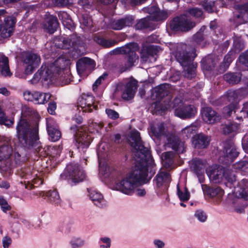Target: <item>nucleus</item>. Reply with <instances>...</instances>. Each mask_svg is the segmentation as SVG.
Here are the masks:
<instances>
[{
    "instance_id": "obj_27",
    "label": "nucleus",
    "mask_w": 248,
    "mask_h": 248,
    "mask_svg": "<svg viewBox=\"0 0 248 248\" xmlns=\"http://www.w3.org/2000/svg\"><path fill=\"white\" fill-rule=\"evenodd\" d=\"M151 130L152 134V137L153 138L154 137V139L160 140L162 138L166 137L167 130L162 123L151 125Z\"/></svg>"
},
{
    "instance_id": "obj_34",
    "label": "nucleus",
    "mask_w": 248,
    "mask_h": 248,
    "mask_svg": "<svg viewBox=\"0 0 248 248\" xmlns=\"http://www.w3.org/2000/svg\"><path fill=\"white\" fill-rule=\"evenodd\" d=\"M174 154L172 151L166 152L162 154V163L163 166L168 169L170 168L174 163Z\"/></svg>"
},
{
    "instance_id": "obj_41",
    "label": "nucleus",
    "mask_w": 248,
    "mask_h": 248,
    "mask_svg": "<svg viewBox=\"0 0 248 248\" xmlns=\"http://www.w3.org/2000/svg\"><path fill=\"white\" fill-rule=\"evenodd\" d=\"M168 17V13L164 10L161 11L159 8L155 12V15L152 16H149L150 20L155 21H164Z\"/></svg>"
},
{
    "instance_id": "obj_24",
    "label": "nucleus",
    "mask_w": 248,
    "mask_h": 248,
    "mask_svg": "<svg viewBox=\"0 0 248 248\" xmlns=\"http://www.w3.org/2000/svg\"><path fill=\"white\" fill-rule=\"evenodd\" d=\"M235 9L238 11V14H235L233 16L234 20L239 24L244 23L246 21L245 16L248 15V2L238 4L235 6Z\"/></svg>"
},
{
    "instance_id": "obj_58",
    "label": "nucleus",
    "mask_w": 248,
    "mask_h": 248,
    "mask_svg": "<svg viewBox=\"0 0 248 248\" xmlns=\"http://www.w3.org/2000/svg\"><path fill=\"white\" fill-rule=\"evenodd\" d=\"M214 2L213 1H203L202 6L204 9L209 13H212L214 11L213 8L214 7Z\"/></svg>"
},
{
    "instance_id": "obj_43",
    "label": "nucleus",
    "mask_w": 248,
    "mask_h": 248,
    "mask_svg": "<svg viewBox=\"0 0 248 248\" xmlns=\"http://www.w3.org/2000/svg\"><path fill=\"white\" fill-rule=\"evenodd\" d=\"M149 16L140 19L135 25L136 30H142L150 27Z\"/></svg>"
},
{
    "instance_id": "obj_50",
    "label": "nucleus",
    "mask_w": 248,
    "mask_h": 248,
    "mask_svg": "<svg viewBox=\"0 0 248 248\" xmlns=\"http://www.w3.org/2000/svg\"><path fill=\"white\" fill-rule=\"evenodd\" d=\"M194 217L201 222H204L207 218V215L205 212L202 209H199L195 211Z\"/></svg>"
},
{
    "instance_id": "obj_26",
    "label": "nucleus",
    "mask_w": 248,
    "mask_h": 248,
    "mask_svg": "<svg viewBox=\"0 0 248 248\" xmlns=\"http://www.w3.org/2000/svg\"><path fill=\"white\" fill-rule=\"evenodd\" d=\"M167 139L169 147L171 148L176 153L179 154L184 153L185 151L184 142L174 136H169Z\"/></svg>"
},
{
    "instance_id": "obj_3",
    "label": "nucleus",
    "mask_w": 248,
    "mask_h": 248,
    "mask_svg": "<svg viewBox=\"0 0 248 248\" xmlns=\"http://www.w3.org/2000/svg\"><path fill=\"white\" fill-rule=\"evenodd\" d=\"M64 69L65 64L63 59L59 58L49 65L43 64L37 72L33 75L31 82L32 84H35L41 79L43 81H46L51 78L54 74L65 78L66 74H64Z\"/></svg>"
},
{
    "instance_id": "obj_31",
    "label": "nucleus",
    "mask_w": 248,
    "mask_h": 248,
    "mask_svg": "<svg viewBox=\"0 0 248 248\" xmlns=\"http://www.w3.org/2000/svg\"><path fill=\"white\" fill-rule=\"evenodd\" d=\"M33 98L32 102L36 104H44L46 103L51 97L49 93H43L40 92H33Z\"/></svg>"
},
{
    "instance_id": "obj_39",
    "label": "nucleus",
    "mask_w": 248,
    "mask_h": 248,
    "mask_svg": "<svg viewBox=\"0 0 248 248\" xmlns=\"http://www.w3.org/2000/svg\"><path fill=\"white\" fill-rule=\"evenodd\" d=\"M94 41L97 44L105 47H111L117 43V42L114 40L106 39L98 36H94Z\"/></svg>"
},
{
    "instance_id": "obj_45",
    "label": "nucleus",
    "mask_w": 248,
    "mask_h": 248,
    "mask_svg": "<svg viewBox=\"0 0 248 248\" xmlns=\"http://www.w3.org/2000/svg\"><path fill=\"white\" fill-rule=\"evenodd\" d=\"M242 198L244 199L243 201L242 199H238L237 202L242 204V206L239 207H236L235 208V211L238 213H243L245 212V208L247 206L246 202L248 201V195L246 193H242Z\"/></svg>"
},
{
    "instance_id": "obj_55",
    "label": "nucleus",
    "mask_w": 248,
    "mask_h": 248,
    "mask_svg": "<svg viewBox=\"0 0 248 248\" xmlns=\"http://www.w3.org/2000/svg\"><path fill=\"white\" fill-rule=\"evenodd\" d=\"M235 105L233 104H230L225 107L223 109V114L226 117L231 116L232 112H235Z\"/></svg>"
},
{
    "instance_id": "obj_4",
    "label": "nucleus",
    "mask_w": 248,
    "mask_h": 248,
    "mask_svg": "<svg viewBox=\"0 0 248 248\" xmlns=\"http://www.w3.org/2000/svg\"><path fill=\"white\" fill-rule=\"evenodd\" d=\"M112 52L114 54H124L126 55L125 59L126 60V62L122 63L120 67L121 73L126 71L132 67L139 58L134 50V45L132 43L127 44L122 47H117L113 49Z\"/></svg>"
},
{
    "instance_id": "obj_61",
    "label": "nucleus",
    "mask_w": 248,
    "mask_h": 248,
    "mask_svg": "<svg viewBox=\"0 0 248 248\" xmlns=\"http://www.w3.org/2000/svg\"><path fill=\"white\" fill-rule=\"evenodd\" d=\"M233 166L234 169L244 170L248 168V162L245 160L238 161Z\"/></svg>"
},
{
    "instance_id": "obj_52",
    "label": "nucleus",
    "mask_w": 248,
    "mask_h": 248,
    "mask_svg": "<svg viewBox=\"0 0 248 248\" xmlns=\"http://www.w3.org/2000/svg\"><path fill=\"white\" fill-rule=\"evenodd\" d=\"M14 124L13 120H8L4 112L0 108V124L10 126Z\"/></svg>"
},
{
    "instance_id": "obj_25",
    "label": "nucleus",
    "mask_w": 248,
    "mask_h": 248,
    "mask_svg": "<svg viewBox=\"0 0 248 248\" xmlns=\"http://www.w3.org/2000/svg\"><path fill=\"white\" fill-rule=\"evenodd\" d=\"M169 93L168 85L166 84H160L151 90V97L153 99L160 100Z\"/></svg>"
},
{
    "instance_id": "obj_57",
    "label": "nucleus",
    "mask_w": 248,
    "mask_h": 248,
    "mask_svg": "<svg viewBox=\"0 0 248 248\" xmlns=\"http://www.w3.org/2000/svg\"><path fill=\"white\" fill-rule=\"evenodd\" d=\"M239 61L248 68V50L245 51L239 56Z\"/></svg>"
},
{
    "instance_id": "obj_15",
    "label": "nucleus",
    "mask_w": 248,
    "mask_h": 248,
    "mask_svg": "<svg viewBox=\"0 0 248 248\" xmlns=\"http://www.w3.org/2000/svg\"><path fill=\"white\" fill-rule=\"evenodd\" d=\"M201 113L203 121L207 124H214L220 119L218 113L210 107L202 108Z\"/></svg>"
},
{
    "instance_id": "obj_1",
    "label": "nucleus",
    "mask_w": 248,
    "mask_h": 248,
    "mask_svg": "<svg viewBox=\"0 0 248 248\" xmlns=\"http://www.w3.org/2000/svg\"><path fill=\"white\" fill-rule=\"evenodd\" d=\"M128 141L134 153L135 165L130 175L120 182L116 183L114 189L131 195L138 186L148 183L155 173L153 160L149 148L144 144L140 133L132 131Z\"/></svg>"
},
{
    "instance_id": "obj_17",
    "label": "nucleus",
    "mask_w": 248,
    "mask_h": 248,
    "mask_svg": "<svg viewBox=\"0 0 248 248\" xmlns=\"http://www.w3.org/2000/svg\"><path fill=\"white\" fill-rule=\"evenodd\" d=\"M46 129L49 140L55 142L58 141L61 137V133L55 121L52 119L46 120Z\"/></svg>"
},
{
    "instance_id": "obj_37",
    "label": "nucleus",
    "mask_w": 248,
    "mask_h": 248,
    "mask_svg": "<svg viewBox=\"0 0 248 248\" xmlns=\"http://www.w3.org/2000/svg\"><path fill=\"white\" fill-rule=\"evenodd\" d=\"M217 63L215 59L211 57L205 58L202 62V68L207 71L213 70Z\"/></svg>"
},
{
    "instance_id": "obj_8",
    "label": "nucleus",
    "mask_w": 248,
    "mask_h": 248,
    "mask_svg": "<svg viewBox=\"0 0 248 248\" xmlns=\"http://www.w3.org/2000/svg\"><path fill=\"white\" fill-rule=\"evenodd\" d=\"M70 130L74 137L73 145L80 152H84L89 147L91 142V137L85 133L78 132V126L74 125L70 127Z\"/></svg>"
},
{
    "instance_id": "obj_9",
    "label": "nucleus",
    "mask_w": 248,
    "mask_h": 248,
    "mask_svg": "<svg viewBox=\"0 0 248 248\" xmlns=\"http://www.w3.org/2000/svg\"><path fill=\"white\" fill-rule=\"evenodd\" d=\"M195 25V22L185 15L173 18L170 23V29L174 31H187Z\"/></svg>"
},
{
    "instance_id": "obj_6",
    "label": "nucleus",
    "mask_w": 248,
    "mask_h": 248,
    "mask_svg": "<svg viewBox=\"0 0 248 248\" xmlns=\"http://www.w3.org/2000/svg\"><path fill=\"white\" fill-rule=\"evenodd\" d=\"M69 178L74 183L82 182L86 178V173L82 168L77 163H70L66 166V170L60 175V179L62 180L67 178Z\"/></svg>"
},
{
    "instance_id": "obj_51",
    "label": "nucleus",
    "mask_w": 248,
    "mask_h": 248,
    "mask_svg": "<svg viewBox=\"0 0 248 248\" xmlns=\"http://www.w3.org/2000/svg\"><path fill=\"white\" fill-rule=\"evenodd\" d=\"M145 49L148 53H149L153 60L155 61L156 60V56L159 51L158 47L157 46L152 45L147 47Z\"/></svg>"
},
{
    "instance_id": "obj_49",
    "label": "nucleus",
    "mask_w": 248,
    "mask_h": 248,
    "mask_svg": "<svg viewBox=\"0 0 248 248\" xmlns=\"http://www.w3.org/2000/svg\"><path fill=\"white\" fill-rule=\"evenodd\" d=\"M186 12L196 18L201 17L203 15L202 10L197 7L189 8L187 10Z\"/></svg>"
},
{
    "instance_id": "obj_56",
    "label": "nucleus",
    "mask_w": 248,
    "mask_h": 248,
    "mask_svg": "<svg viewBox=\"0 0 248 248\" xmlns=\"http://www.w3.org/2000/svg\"><path fill=\"white\" fill-rule=\"evenodd\" d=\"M158 8H159L156 5H152L144 7L142 9V11L144 13L149 14L150 16H152L155 15L157 10H158Z\"/></svg>"
},
{
    "instance_id": "obj_42",
    "label": "nucleus",
    "mask_w": 248,
    "mask_h": 248,
    "mask_svg": "<svg viewBox=\"0 0 248 248\" xmlns=\"http://www.w3.org/2000/svg\"><path fill=\"white\" fill-rule=\"evenodd\" d=\"M197 63H194L192 62L190 64L184 67L186 68L185 76L189 79H192L196 76V69L197 67Z\"/></svg>"
},
{
    "instance_id": "obj_2",
    "label": "nucleus",
    "mask_w": 248,
    "mask_h": 248,
    "mask_svg": "<svg viewBox=\"0 0 248 248\" xmlns=\"http://www.w3.org/2000/svg\"><path fill=\"white\" fill-rule=\"evenodd\" d=\"M16 129L19 141L24 148L31 149L39 143L38 124L31 127L28 120L22 118L18 122Z\"/></svg>"
},
{
    "instance_id": "obj_23",
    "label": "nucleus",
    "mask_w": 248,
    "mask_h": 248,
    "mask_svg": "<svg viewBox=\"0 0 248 248\" xmlns=\"http://www.w3.org/2000/svg\"><path fill=\"white\" fill-rule=\"evenodd\" d=\"M76 35L72 34L69 37L61 36L56 40V46L61 49H67L70 48L76 43L75 40Z\"/></svg>"
},
{
    "instance_id": "obj_18",
    "label": "nucleus",
    "mask_w": 248,
    "mask_h": 248,
    "mask_svg": "<svg viewBox=\"0 0 248 248\" xmlns=\"http://www.w3.org/2000/svg\"><path fill=\"white\" fill-rule=\"evenodd\" d=\"M138 82L135 79H131L124 86V89L122 94V98L129 101L134 98L138 88Z\"/></svg>"
},
{
    "instance_id": "obj_38",
    "label": "nucleus",
    "mask_w": 248,
    "mask_h": 248,
    "mask_svg": "<svg viewBox=\"0 0 248 248\" xmlns=\"http://www.w3.org/2000/svg\"><path fill=\"white\" fill-rule=\"evenodd\" d=\"M62 147L61 145L59 146H50L47 148V155L52 159L56 160L57 158L60 156L62 152Z\"/></svg>"
},
{
    "instance_id": "obj_12",
    "label": "nucleus",
    "mask_w": 248,
    "mask_h": 248,
    "mask_svg": "<svg viewBox=\"0 0 248 248\" xmlns=\"http://www.w3.org/2000/svg\"><path fill=\"white\" fill-rule=\"evenodd\" d=\"M13 151L11 138L0 136V162L8 159Z\"/></svg>"
},
{
    "instance_id": "obj_29",
    "label": "nucleus",
    "mask_w": 248,
    "mask_h": 248,
    "mask_svg": "<svg viewBox=\"0 0 248 248\" xmlns=\"http://www.w3.org/2000/svg\"><path fill=\"white\" fill-rule=\"evenodd\" d=\"M59 26V22L56 16H49L46 19V23L43 24V27L49 33H53Z\"/></svg>"
},
{
    "instance_id": "obj_19",
    "label": "nucleus",
    "mask_w": 248,
    "mask_h": 248,
    "mask_svg": "<svg viewBox=\"0 0 248 248\" xmlns=\"http://www.w3.org/2000/svg\"><path fill=\"white\" fill-rule=\"evenodd\" d=\"M223 152V157L226 160V164L233 162L239 155V152L237 151L234 144L230 142L225 143Z\"/></svg>"
},
{
    "instance_id": "obj_40",
    "label": "nucleus",
    "mask_w": 248,
    "mask_h": 248,
    "mask_svg": "<svg viewBox=\"0 0 248 248\" xmlns=\"http://www.w3.org/2000/svg\"><path fill=\"white\" fill-rule=\"evenodd\" d=\"M206 188V192L210 197H215L217 196L219 198L222 197L224 194L223 190L220 187H208L207 186H204Z\"/></svg>"
},
{
    "instance_id": "obj_32",
    "label": "nucleus",
    "mask_w": 248,
    "mask_h": 248,
    "mask_svg": "<svg viewBox=\"0 0 248 248\" xmlns=\"http://www.w3.org/2000/svg\"><path fill=\"white\" fill-rule=\"evenodd\" d=\"M242 78L241 72L227 73L225 74L223 78L224 80L230 84L234 85L239 83Z\"/></svg>"
},
{
    "instance_id": "obj_11",
    "label": "nucleus",
    "mask_w": 248,
    "mask_h": 248,
    "mask_svg": "<svg viewBox=\"0 0 248 248\" xmlns=\"http://www.w3.org/2000/svg\"><path fill=\"white\" fill-rule=\"evenodd\" d=\"M23 62L26 64L25 69L26 74H31L38 67L40 63V57L35 53L31 52L26 53L23 57Z\"/></svg>"
},
{
    "instance_id": "obj_35",
    "label": "nucleus",
    "mask_w": 248,
    "mask_h": 248,
    "mask_svg": "<svg viewBox=\"0 0 248 248\" xmlns=\"http://www.w3.org/2000/svg\"><path fill=\"white\" fill-rule=\"evenodd\" d=\"M234 59V52L232 51H229L224 56L223 61L220 65V70L223 72L227 70Z\"/></svg>"
},
{
    "instance_id": "obj_14",
    "label": "nucleus",
    "mask_w": 248,
    "mask_h": 248,
    "mask_svg": "<svg viewBox=\"0 0 248 248\" xmlns=\"http://www.w3.org/2000/svg\"><path fill=\"white\" fill-rule=\"evenodd\" d=\"M16 19L15 17L8 16L4 18L3 24H0V36L2 38L10 37L14 31Z\"/></svg>"
},
{
    "instance_id": "obj_7",
    "label": "nucleus",
    "mask_w": 248,
    "mask_h": 248,
    "mask_svg": "<svg viewBox=\"0 0 248 248\" xmlns=\"http://www.w3.org/2000/svg\"><path fill=\"white\" fill-rule=\"evenodd\" d=\"M196 49L186 45L177 47L175 54V58L182 67H185L193 62L196 57Z\"/></svg>"
},
{
    "instance_id": "obj_33",
    "label": "nucleus",
    "mask_w": 248,
    "mask_h": 248,
    "mask_svg": "<svg viewBox=\"0 0 248 248\" xmlns=\"http://www.w3.org/2000/svg\"><path fill=\"white\" fill-rule=\"evenodd\" d=\"M177 195L181 202H186L190 198V193L186 186L177 185Z\"/></svg>"
},
{
    "instance_id": "obj_5",
    "label": "nucleus",
    "mask_w": 248,
    "mask_h": 248,
    "mask_svg": "<svg viewBox=\"0 0 248 248\" xmlns=\"http://www.w3.org/2000/svg\"><path fill=\"white\" fill-rule=\"evenodd\" d=\"M172 105L175 115L183 119H191L196 115L197 112L193 105H185L178 98L173 100Z\"/></svg>"
},
{
    "instance_id": "obj_54",
    "label": "nucleus",
    "mask_w": 248,
    "mask_h": 248,
    "mask_svg": "<svg viewBox=\"0 0 248 248\" xmlns=\"http://www.w3.org/2000/svg\"><path fill=\"white\" fill-rule=\"evenodd\" d=\"M98 244L100 248H109L111 240L108 237H101L98 241Z\"/></svg>"
},
{
    "instance_id": "obj_64",
    "label": "nucleus",
    "mask_w": 248,
    "mask_h": 248,
    "mask_svg": "<svg viewBox=\"0 0 248 248\" xmlns=\"http://www.w3.org/2000/svg\"><path fill=\"white\" fill-rule=\"evenodd\" d=\"M242 146L245 152L248 154V135H245L242 140Z\"/></svg>"
},
{
    "instance_id": "obj_53",
    "label": "nucleus",
    "mask_w": 248,
    "mask_h": 248,
    "mask_svg": "<svg viewBox=\"0 0 248 248\" xmlns=\"http://www.w3.org/2000/svg\"><path fill=\"white\" fill-rule=\"evenodd\" d=\"M85 242L80 238H73L70 242L72 248H79L84 245Z\"/></svg>"
},
{
    "instance_id": "obj_13",
    "label": "nucleus",
    "mask_w": 248,
    "mask_h": 248,
    "mask_svg": "<svg viewBox=\"0 0 248 248\" xmlns=\"http://www.w3.org/2000/svg\"><path fill=\"white\" fill-rule=\"evenodd\" d=\"M225 169L219 165H213L206 170L210 180L214 183H220L224 176Z\"/></svg>"
},
{
    "instance_id": "obj_60",
    "label": "nucleus",
    "mask_w": 248,
    "mask_h": 248,
    "mask_svg": "<svg viewBox=\"0 0 248 248\" xmlns=\"http://www.w3.org/2000/svg\"><path fill=\"white\" fill-rule=\"evenodd\" d=\"M140 58L144 62H152L153 60L149 53H148L145 48L141 51Z\"/></svg>"
},
{
    "instance_id": "obj_44",
    "label": "nucleus",
    "mask_w": 248,
    "mask_h": 248,
    "mask_svg": "<svg viewBox=\"0 0 248 248\" xmlns=\"http://www.w3.org/2000/svg\"><path fill=\"white\" fill-rule=\"evenodd\" d=\"M191 169L195 174L204 172V163L200 159L196 160L193 161L191 166Z\"/></svg>"
},
{
    "instance_id": "obj_36",
    "label": "nucleus",
    "mask_w": 248,
    "mask_h": 248,
    "mask_svg": "<svg viewBox=\"0 0 248 248\" xmlns=\"http://www.w3.org/2000/svg\"><path fill=\"white\" fill-rule=\"evenodd\" d=\"M206 29L205 26H202L199 31L195 34L192 38L193 43L197 45H202L204 46L205 45L203 32Z\"/></svg>"
},
{
    "instance_id": "obj_22",
    "label": "nucleus",
    "mask_w": 248,
    "mask_h": 248,
    "mask_svg": "<svg viewBox=\"0 0 248 248\" xmlns=\"http://www.w3.org/2000/svg\"><path fill=\"white\" fill-rule=\"evenodd\" d=\"M39 196L55 206H58L61 202L59 193L56 189L41 191L39 193Z\"/></svg>"
},
{
    "instance_id": "obj_10",
    "label": "nucleus",
    "mask_w": 248,
    "mask_h": 248,
    "mask_svg": "<svg viewBox=\"0 0 248 248\" xmlns=\"http://www.w3.org/2000/svg\"><path fill=\"white\" fill-rule=\"evenodd\" d=\"M77 104L83 112H91L97 109V106L94 103V97L90 93L81 95L78 98Z\"/></svg>"
},
{
    "instance_id": "obj_47",
    "label": "nucleus",
    "mask_w": 248,
    "mask_h": 248,
    "mask_svg": "<svg viewBox=\"0 0 248 248\" xmlns=\"http://www.w3.org/2000/svg\"><path fill=\"white\" fill-rule=\"evenodd\" d=\"M223 178L231 184L234 182L236 180L233 171L229 169H225Z\"/></svg>"
},
{
    "instance_id": "obj_30",
    "label": "nucleus",
    "mask_w": 248,
    "mask_h": 248,
    "mask_svg": "<svg viewBox=\"0 0 248 248\" xmlns=\"http://www.w3.org/2000/svg\"><path fill=\"white\" fill-rule=\"evenodd\" d=\"M170 181V176L169 172L160 171L156 174L154 179L155 186L160 187L165 183H168Z\"/></svg>"
},
{
    "instance_id": "obj_62",
    "label": "nucleus",
    "mask_w": 248,
    "mask_h": 248,
    "mask_svg": "<svg viewBox=\"0 0 248 248\" xmlns=\"http://www.w3.org/2000/svg\"><path fill=\"white\" fill-rule=\"evenodd\" d=\"M71 0H53L54 4L58 6L63 7L71 3Z\"/></svg>"
},
{
    "instance_id": "obj_16",
    "label": "nucleus",
    "mask_w": 248,
    "mask_h": 248,
    "mask_svg": "<svg viewBox=\"0 0 248 248\" xmlns=\"http://www.w3.org/2000/svg\"><path fill=\"white\" fill-rule=\"evenodd\" d=\"M95 66L94 61L91 58L83 57L79 59L76 63V67L78 73H90Z\"/></svg>"
},
{
    "instance_id": "obj_20",
    "label": "nucleus",
    "mask_w": 248,
    "mask_h": 248,
    "mask_svg": "<svg viewBox=\"0 0 248 248\" xmlns=\"http://www.w3.org/2000/svg\"><path fill=\"white\" fill-rule=\"evenodd\" d=\"M134 20L133 16H126L123 18L112 21L110 24V27L114 30H121L126 27L131 26Z\"/></svg>"
},
{
    "instance_id": "obj_46",
    "label": "nucleus",
    "mask_w": 248,
    "mask_h": 248,
    "mask_svg": "<svg viewBox=\"0 0 248 248\" xmlns=\"http://www.w3.org/2000/svg\"><path fill=\"white\" fill-rule=\"evenodd\" d=\"M196 131V127L193 125L187 126L182 130V134L186 138H192L195 136Z\"/></svg>"
},
{
    "instance_id": "obj_21",
    "label": "nucleus",
    "mask_w": 248,
    "mask_h": 248,
    "mask_svg": "<svg viewBox=\"0 0 248 248\" xmlns=\"http://www.w3.org/2000/svg\"><path fill=\"white\" fill-rule=\"evenodd\" d=\"M210 141L211 138L209 136L203 134H199L193 137L192 143L195 148L202 149L208 146Z\"/></svg>"
},
{
    "instance_id": "obj_28",
    "label": "nucleus",
    "mask_w": 248,
    "mask_h": 248,
    "mask_svg": "<svg viewBox=\"0 0 248 248\" xmlns=\"http://www.w3.org/2000/svg\"><path fill=\"white\" fill-rule=\"evenodd\" d=\"M89 196L93 203L99 208H104L107 206V202L103 195L95 190L89 191Z\"/></svg>"
},
{
    "instance_id": "obj_63",
    "label": "nucleus",
    "mask_w": 248,
    "mask_h": 248,
    "mask_svg": "<svg viewBox=\"0 0 248 248\" xmlns=\"http://www.w3.org/2000/svg\"><path fill=\"white\" fill-rule=\"evenodd\" d=\"M56 103L54 102H50L48 103L47 107V111L51 115H53L55 113V110L56 109Z\"/></svg>"
},
{
    "instance_id": "obj_59",
    "label": "nucleus",
    "mask_w": 248,
    "mask_h": 248,
    "mask_svg": "<svg viewBox=\"0 0 248 248\" xmlns=\"http://www.w3.org/2000/svg\"><path fill=\"white\" fill-rule=\"evenodd\" d=\"M105 111L108 117L111 119L114 120L118 119L119 117V113L113 109L110 108H107L106 109Z\"/></svg>"
},
{
    "instance_id": "obj_48",
    "label": "nucleus",
    "mask_w": 248,
    "mask_h": 248,
    "mask_svg": "<svg viewBox=\"0 0 248 248\" xmlns=\"http://www.w3.org/2000/svg\"><path fill=\"white\" fill-rule=\"evenodd\" d=\"M238 129V124L236 123H230L226 124L223 128V132L224 134H229L236 131Z\"/></svg>"
}]
</instances>
